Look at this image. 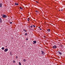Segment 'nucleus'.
<instances>
[{
    "label": "nucleus",
    "instance_id": "obj_7",
    "mask_svg": "<svg viewBox=\"0 0 65 65\" xmlns=\"http://www.w3.org/2000/svg\"><path fill=\"white\" fill-rule=\"evenodd\" d=\"M2 22V19L0 18V23H1Z\"/></svg>",
    "mask_w": 65,
    "mask_h": 65
},
{
    "label": "nucleus",
    "instance_id": "obj_8",
    "mask_svg": "<svg viewBox=\"0 0 65 65\" xmlns=\"http://www.w3.org/2000/svg\"><path fill=\"white\" fill-rule=\"evenodd\" d=\"M2 3H0V7L1 8H2Z\"/></svg>",
    "mask_w": 65,
    "mask_h": 65
},
{
    "label": "nucleus",
    "instance_id": "obj_26",
    "mask_svg": "<svg viewBox=\"0 0 65 65\" xmlns=\"http://www.w3.org/2000/svg\"><path fill=\"white\" fill-rule=\"evenodd\" d=\"M17 4V3H15V5L16 4Z\"/></svg>",
    "mask_w": 65,
    "mask_h": 65
},
{
    "label": "nucleus",
    "instance_id": "obj_21",
    "mask_svg": "<svg viewBox=\"0 0 65 65\" xmlns=\"http://www.w3.org/2000/svg\"><path fill=\"white\" fill-rule=\"evenodd\" d=\"M32 27H33V26L31 25V27H30V28H32Z\"/></svg>",
    "mask_w": 65,
    "mask_h": 65
},
{
    "label": "nucleus",
    "instance_id": "obj_25",
    "mask_svg": "<svg viewBox=\"0 0 65 65\" xmlns=\"http://www.w3.org/2000/svg\"><path fill=\"white\" fill-rule=\"evenodd\" d=\"M63 50L62 51H61V52H62V53H63Z\"/></svg>",
    "mask_w": 65,
    "mask_h": 65
},
{
    "label": "nucleus",
    "instance_id": "obj_35",
    "mask_svg": "<svg viewBox=\"0 0 65 65\" xmlns=\"http://www.w3.org/2000/svg\"><path fill=\"white\" fill-rule=\"evenodd\" d=\"M37 12H38V11H37Z\"/></svg>",
    "mask_w": 65,
    "mask_h": 65
},
{
    "label": "nucleus",
    "instance_id": "obj_3",
    "mask_svg": "<svg viewBox=\"0 0 65 65\" xmlns=\"http://www.w3.org/2000/svg\"><path fill=\"white\" fill-rule=\"evenodd\" d=\"M2 15L3 18H7V15H5L3 14Z\"/></svg>",
    "mask_w": 65,
    "mask_h": 65
},
{
    "label": "nucleus",
    "instance_id": "obj_11",
    "mask_svg": "<svg viewBox=\"0 0 65 65\" xmlns=\"http://www.w3.org/2000/svg\"><path fill=\"white\" fill-rule=\"evenodd\" d=\"M2 50H4V47H2Z\"/></svg>",
    "mask_w": 65,
    "mask_h": 65
},
{
    "label": "nucleus",
    "instance_id": "obj_4",
    "mask_svg": "<svg viewBox=\"0 0 65 65\" xmlns=\"http://www.w3.org/2000/svg\"><path fill=\"white\" fill-rule=\"evenodd\" d=\"M58 53H59L60 55H62V53H63L62 52H60L59 51H58Z\"/></svg>",
    "mask_w": 65,
    "mask_h": 65
},
{
    "label": "nucleus",
    "instance_id": "obj_28",
    "mask_svg": "<svg viewBox=\"0 0 65 65\" xmlns=\"http://www.w3.org/2000/svg\"><path fill=\"white\" fill-rule=\"evenodd\" d=\"M40 30H42L41 29V28H40Z\"/></svg>",
    "mask_w": 65,
    "mask_h": 65
},
{
    "label": "nucleus",
    "instance_id": "obj_24",
    "mask_svg": "<svg viewBox=\"0 0 65 65\" xmlns=\"http://www.w3.org/2000/svg\"><path fill=\"white\" fill-rule=\"evenodd\" d=\"M11 52H10V55H12V54H11Z\"/></svg>",
    "mask_w": 65,
    "mask_h": 65
},
{
    "label": "nucleus",
    "instance_id": "obj_12",
    "mask_svg": "<svg viewBox=\"0 0 65 65\" xmlns=\"http://www.w3.org/2000/svg\"><path fill=\"white\" fill-rule=\"evenodd\" d=\"M24 62H26V60L25 59L23 60Z\"/></svg>",
    "mask_w": 65,
    "mask_h": 65
},
{
    "label": "nucleus",
    "instance_id": "obj_13",
    "mask_svg": "<svg viewBox=\"0 0 65 65\" xmlns=\"http://www.w3.org/2000/svg\"><path fill=\"white\" fill-rule=\"evenodd\" d=\"M50 30H51L49 29H48L47 30L48 31V32H50Z\"/></svg>",
    "mask_w": 65,
    "mask_h": 65
},
{
    "label": "nucleus",
    "instance_id": "obj_33",
    "mask_svg": "<svg viewBox=\"0 0 65 65\" xmlns=\"http://www.w3.org/2000/svg\"><path fill=\"white\" fill-rule=\"evenodd\" d=\"M60 11V10H59V11Z\"/></svg>",
    "mask_w": 65,
    "mask_h": 65
},
{
    "label": "nucleus",
    "instance_id": "obj_10",
    "mask_svg": "<svg viewBox=\"0 0 65 65\" xmlns=\"http://www.w3.org/2000/svg\"><path fill=\"white\" fill-rule=\"evenodd\" d=\"M25 35L27 36V35H28V34L27 33H25Z\"/></svg>",
    "mask_w": 65,
    "mask_h": 65
},
{
    "label": "nucleus",
    "instance_id": "obj_22",
    "mask_svg": "<svg viewBox=\"0 0 65 65\" xmlns=\"http://www.w3.org/2000/svg\"><path fill=\"white\" fill-rule=\"evenodd\" d=\"M28 38H26V40H28Z\"/></svg>",
    "mask_w": 65,
    "mask_h": 65
},
{
    "label": "nucleus",
    "instance_id": "obj_9",
    "mask_svg": "<svg viewBox=\"0 0 65 65\" xmlns=\"http://www.w3.org/2000/svg\"><path fill=\"white\" fill-rule=\"evenodd\" d=\"M23 31H25V32H26L27 30H26L25 29H23Z\"/></svg>",
    "mask_w": 65,
    "mask_h": 65
},
{
    "label": "nucleus",
    "instance_id": "obj_1",
    "mask_svg": "<svg viewBox=\"0 0 65 65\" xmlns=\"http://www.w3.org/2000/svg\"><path fill=\"white\" fill-rule=\"evenodd\" d=\"M53 48L54 49H56L57 48V46L56 45H54L53 46Z\"/></svg>",
    "mask_w": 65,
    "mask_h": 65
},
{
    "label": "nucleus",
    "instance_id": "obj_16",
    "mask_svg": "<svg viewBox=\"0 0 65 65\" xmlns=\"http://www.w3.org/2000/svg\"><path fill=\"white\" fill-rule=\"evenodd\" d=\"M19 5V4L17 3L16 4H15V5Z\"/></svg>",
    "mask_w": 65,
    "mask_h": 65
},
{
    "label": "nucleus",
    "instance_id": "obj_6",
    "mask_svg": "<svg viewBox=\"0 0 65 65\" xmlns=\"http://www.w3.org/2000/svg\"><path fill=\"white\" fill-rule=\"evenodd\" d=\"M4 51L5 52H6L7 51H8V49L6 48L4 50Z\"/></svg>",
    "mask_w": 65,
    "mask_h": 65
},
{
    "label": "nucleus",
    "instance_id": "obj_32",
    "mask_svg": "<svg viewBox=\"0 0 65 65\" xmlns=\"http://www.w3.org/2000/svg\"><path fill=\"white\" fill-rule=\"evenodd\" d=\"M12 38V39H13V38L12 37V38Z\"/></svg>",
    "mask_w": 65,
    "mask_h": 65
},
{
    "label": "nucleus",
    "instance_id": "obj_34",
    "mask_svg": "<svg viewBox=\"0 0 65 65\" xmlns=\"http://www.w3.org/2000/svg\"><path fill=\"white\" fill-rule=\"evenodd\" d=\"M6 47H7V46H6Z\"/></svg>",
    "mask_w": 65,
    "mask_h": 65
},
{
    "label": "nucleus",
    "instance_id": "obj_18",
    "mask_svg": "<svg viewBox=\"0 0 65 65\" xmlns=\"http://www.w3.org/2000/svg\"><path fill=\"white\" fill-rule=\"evenodd\" d=\"M16 59H18V56H16Z\"/></svg>",
    "mask_w": 65,
    "mask_h": 65
},
{
    "label": "nucleus",
    "instance_id": "obj_29",
    "mask_svg": "<svg viewBox=\"0 0 65 65\" xmlns=\"http://www.w3.org/2000/svg\"><path fill=\"white\" fill-rule=\"evenodd\" d=\"M36 2H37V3H38V2H37V1H36Z\"/></svg>",
    "mask_w": 65,
    "mask_h": 65
},
{
    "label": "nucleus",
    "instance_id": "obj_31",
    "mask_svg": "<svg viewBox=\"0 0 65 65\" xmlns=\"http://www.w3.org/2000/svg\"><path fill=\"white\" fill-rule=\"evenodd\" d=\"M38 28H40V27H38Z\"/></svg>",
    "mask_w": 65,
    "mask_h": 65
},
{
    "label": "nucleus",
    "instance_id": "obj_15",
    "mask_svg": "<svg viewBox=\"0 0 65 65\" xmlns=\"http://www.w3.org/2000/svg\"><path fill=\"white\" fill-rule=\"evenodd\" d=\"M29 20H30V18H28V20H27V21H29Z\"/></svg>",
    "mask_w": 65,
    "mask_h": 65
},
{
    "label": "nucleus",
    "instance_id": "obj_27",
    "mask_svg": "<svg viewBox=\"0 0 65 65\" xmlns=\"http://www.w3.org/2000/svg\"><path fill=\"white\" fill-rule=\"evenodd\" d=\"M63 11V9H61V11Z\"/></svg>",
    "mask_w": 65,
    "mask_h": 65
},
{
    "label": "nucleus",
    "instance_id": "obj_20",
    "mask_svg": "<svg viewBox=\"0 0 65 65\" xmlns=\"http://www.w3.org/2000/svg\"><path fill=\"white\" fill-rule=\"evenodd\" d=\"M32 27H34V28H35V26L34 25H33Z\"/></svg>",
    "mask_w": 65,
    "mask_h": 65
},
{
    "label": "nucleus",
    "instance_id": "obj_2",
    "mask_svg": "<svg viewBox=\"0 0 65 65\" xmlns=\"http://www.w3.org/2000/svg\"><path fill=\"white\" fill-rule=\"evenodd\" d=\"M41 55H45V53H44V52H43V51H41Z\"/></svg>",
    "mask_w": 65,
    "mask_h": 65
},
{
    "label": "nucleus",
    "instance_id": "obj_30",
    "mask_svg": "<svg viewBox=\"0 0 65 65\" xmlns=\"http://www.w3.org/2000/svg\"><path fill=\"white\" fill-rule=\"evenodd\" d=\"M37 11H36V12H37Z\"/></svg>",
    "mask_w": 65,
    "mask_h": 65
},
{
    "label": "nucleus",
    "instance_id": "obj_23",
    "mask_svg": "<svg viewBox=\"0 0 65 65\" xmlns=\"http://www.w3.org/2000/svg\"><path fill=\"white\" fill-rule=\"evenodd\" d=\"M12 23L11 22H10V24H12Z\"/></svg>",
    "mask_w": 65,
    "mask_h": 65
},
{
    "label": "nucleus",
    "instance_id": "obj_19",
    "mask_svg": "<svg viewBox=\"0 0 65 65\" xmlns=\"http://www.w3.org/2000/svg\"><path fill=\"white\" fill-rule=\"evenodd\" d=\"M19 65H21V63L20 62H19Z\"/></svg>",
    "mask_w": 65,
    "mask_h": 65
},
{
    "label": "nucleus",
    "instance_id": "obj_5",
    "mask_svg": "<svg viewBox=\"0 0 65 65\" xmlns=\"http://www.w3.org/2000/svg\"><path fill=\"white\" fill-rule=\"evenodd\" d=\"M33 42H34L33 43V44H36V41H33Z\"/></svg>",
    "mask_w": 65,
    "mask_h": 65
},
{
    "label": "nucleus",
    "instance_id": "obj_14",
    "mask_svg": "<svg viewBox=\"0 0 65 65\" xmlns=\"http://www.w3.org/2000/svg\"><path fill=\"white\" fill-rule=\"evenodd\" d=\"M13 63H15V61L14 60H13Z\"/></svg>",
    "mask_w": 65,
    "mask_h": 65
},
{
    "label": "nucleus",
    "instance_id": "obj_17",
    "mask_svg": "<svg viewBox=\"0 0 65 65\" xmlns=\"http://www.w3.org/2000/svg\"><path fill=\"white\" fill-rule=\"evenodd\" d=\"M20 9H23V8H22V7H20Z\"/></svg>",
    "mask_w": 65,
    "mask_h": 65
}]
</instances>
